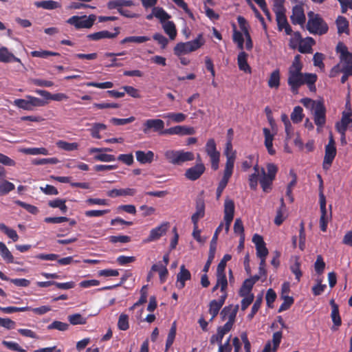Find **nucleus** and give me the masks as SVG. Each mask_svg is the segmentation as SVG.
<instances>
[{
    "instance_id": "f257e3e1",
    "label": "nucleus",
    "mask_w": 352,
    "mask_h": 352,
    "mask_svg": "<svg viewBox=\"0 0 352 352\" xmlns=\"http://www.w3.org/2000/svg\"><path fill=\"white\" fill-rule=\"evenodd\" d=\"M303 64L301 56L297 54L294 56L292 65L288 68L287 84L291 92L296 95L298 94L301 86L307 85L309 89L316 92V82L318 76L316 74L302 72Z\"/></svg>"
},
{
    "instance_id": "f03ea898",
    "label": "nucleus",
    "mask_w": 352,
    "mask_h": 352,
    "mask_svg": "<svg viewBox=\"0 0 352 352\" xmlns=\"http://www.w3.org/2000/svg\"><path fill=\"white\" fill-rule=\"evenodd\" d=\"M307 30L313 34L323 35L329 30L327 23L318 14L308 12Z\"/></svg>"
},
{
    "instance_id": "7ed1b4c3",
    "label": "nucleus",
    "mask_w": 352,
    "mask_h": 352,
    "mask_svg": "<svg viewBox=\"0 0 352 352\" xmlns=\"http://www.w3.org/2000/svg\"><path fill=\"white\" fill-rule=\"evenodd\" d=\"M204 43L205 40L203 34H199L195 39L191 41L177 43L173 49L174 54L177 56H180L182 54L195 52L201 47Z\"/></svg>"
},
{
    "instance_id": "20e7f679",
    "label": "nucleus",
    "mask_w": 352,
    "mask_h": 352,
    "mask_svg": "<svg viewBox=\"0 0 352 352\" xmlns=\"http://www.w3.org/2000/svg\"><path fill=\"white\" fill-rule=\"evenodd\" d=\"M164 156L168 162L174 165H182L184 162L192 161L195 159L192 152L184 150H168L165 152Z\"/></svg>"
},
{
    "instance_id": "39448f33",
    "label": "nucleus",
    "mask_w": 352,
    "mask_h": 352,
    "mask_svg": "<svg viewBox=\"0 0 352 352\" xmlns=\"http://www.w3.org/2000/svg\"><path fill=\"white\" fill-rule=\"evenodd\" d=\"M96 20L95 14H89V16H72L67 20V23L74 25L76 30L91 28Z\"/></svg>"
},
{
    "instance_id": "423d86ee",
    "label": "nucleus",
    "mask_w": 352,
    "mask_h": 352,
    "mask_svg": "<svg viewBox=\"0 0 352 352\" xmlns=\"http://www.w3.org/2000/svg\"><path fill=\"white\" fill-rule=\"evenodd\" d=\"M205 151L210 157L211 168L217 170L219 167L220 152L217 149V144L213 138L209 139L205 146Z\"/></svg>"
},
{
    "instance_id": "0eeeda50",
    "label": "nucleus",
    "mask_w": 352,
    "mask_h": 352,
    "mask_svg": "<svg viewBox=\"0 0 352 352\" xmlns=\"http://www.w3.org/2000/svg\"><path fill=\"white\" fill-rule=\"evenodd\" d=\"M27 99H16L14 101V104L19 108L27 111H32L36 107H43L45 102L36 97L28 96Z\"/></svg>"
},
{
    "instance_id": "6e6552de",
    "label": "nucleus",
    "mask_w": 352,
    "mask_h": 352,
    "mask_svg": "<svg viewBox=\"0 0 352 352\" xmlns=\"http://www.w3.org/2000/svg\"><path fill=\"white\" fill-rule=\"evenodd\" d=\"M164 122L161 119H148L145 120L142 125V131L145 134H148L151 131L158 133L160 135H166L163 133L165 129Z\"/></svg>"
},
{
    "instance_id": "1a4fd4ad",
    "label": "nucleus",
    "mask_w": 352,
    "mask_h": 352,
    "mask_svg": "<svg viewBox=\"0 0 352 352\" xmlns=\"http://www.w3.org/2000/svg\"><path fill=\"white\" fill-rule=\"evenodd\" d=\"M314 110V120L318 128H322L326 123V108L323 102L318 101Z\"/></svg>"
},
{
    "instance_id": "9d476101",
    "label": "nucleus",
    "mask_w": 352,
    "mask_h": 352,
    "mask_svg": "<svg viewBox=\"0 0 352 352\" xmlns=\"http://www.w3.org/2000/svg\"><path fill=\"white\" fill-rule=\"evenodd\" d=\"M320 207L321 216L320 218V228L322 232H326L329 219L331 217V212L328 214L326 206V199L322 192L320 194Z\"/></svg>"
},
{
    "instance_id": "9b49d317",
    "label": "nucleus",
    "mask_w": 352,
    "mask_h": 352,
    "mask_svg": "<svg viewBox=\"0 0 352 352\" xmlns=\"http://www.w3.org/2000/svg\"><path fill=\"white\" fill-rule=\"evenodd\" d=\"M12 62H16L19 63V65L17 66L19 70H21V68L25 69V67L20 58L15 56L14 54L10 52L6 47H1L0 63H8Z\"/></svg>"
},
{
    "instance_id": "f8f14e48",
    "label": "nucleus",
    "mask_w": 352,
    "mask_h": 352,
    "mask_svg": "<svg viewBox=\"0 0 352 352\" xmlns=\"http://www.w3.org/2000/svg\"><path fill=\"white\" fill-rule=\"evenodd\" d=\"M170 227L169 222H163L160 226L153 228L149 233L148 236L145 240L146 242H152L160 239L168 231Z\"/></svg>"
},
{
    "instance_id": "ddd939ff",
    "label": "nucleus",
    "mask_w": 352,
    "mask_h": 352,
    "mask_svg": "<svg viewBox=\"0 0 352 352\" xmlns=\"http://www.w3.org/2000/svg\"><path fill=\"white\" fill-rule=\"evenodd\" d=\"M205 170V165L201 162L197 163L195 166L186 169L184 176L190 181H195L201 177Z\"/></svg>"
},
{
    "instance_id": "4468645a",
    "label": "nucleus",
    "mask_w": 352,
    "mask_h": 352,
    "mask_svg": "<svg viewBox=\"0 0 352 352\" xmlns=\"http://www.w3.org/2000/svg\"><path fill=\"white\" fill-rule=\"evenodd\" d=\"M166 135H190L195 133V129L192 126H175L164 131Z\"/></svg>"
},
{
    "instance_id": "2eb2a0df",
    "label": "nucleus",
    "mask_w": 352,
    "mask_h": 352,
    "mask_svg": "<svg viewBox=\"0 0 352 352\" xmlns=\"http://www.w3.org/2000/svg\"><path fill=\"white\" fill-rule=\"evenodd\" d=\"M232 319L230 320V322H226L223 326H220L217 328V334H214L210 337V342L211 344H214L215 342L221 344L224 336L232 328Z\"/></svg>"
},
{
    "instance_id": "dca6fc26",
    "label": "nucleus",
    "mask_w": 352,
    "mask_h": 352,
    "mask_svg": "<svg viewBox=\"0 0 352 352\" xmlns=\"http://www.w3.org/2000/svg\"><path fill=\"white\" fill-rule=\"evenodd\" d=\"M275 14L278 31L281 32L284 30L287 35H291L292 30L287 21L285 12L279 11L277 13H275Z\"/></svg>"
},
{
    "instance_id": "f3484780",
    "label": "nucleus",
    "mask_w": 352,
    "mask_h": 352,
    "mask_svg": "<svg viewBox=\"0 0 352 352\" xmlns=\"http://www.w3.org/2000/svg\"><path fill=\"white\" fill-rule=\"evenodd\" d=\"M227 296V292H225V294H223V295L220 296L218 300H212L210 301L209 305V313L212 316L210 321H212L217 316L219 310L224 304Z\"/></svg>"
},
{
    "instance_id": "a211bd4d",
    "label": "nucleus",
    "mask_w": 352,
    "mask_h": 352,
    "mask_svg": "<svg viewBox=\"0 0 352 352\" xmlns=\"http://www.w3.org/2000/svg\"><path fill=\"white\" fill-rule=\"evenodd\" d=\"M336 127L341 135H344L348 127L352 129V113L344 111L341 122L336 123Z\"/></svg>"
},
{
    "instance_id": "6ab92c4d",
    "label": "nucleus",
    "mask_w": 352,
    "mask_h": 352,
    "mask_svg": "<svg viewBox=\"0 0 352 352\" xmlns=\"http://www.w3.org/2000/svg\"><path fill=\"white\" fill-rule=\"evenodd\" d=\"M115 32L111 33L107 30H102L87 35V38L91 41H98L102 38H116L120 33V28L116 27L114 28Z\"/></svg>"
},
{
    "instance_id": "aec40b11",
    "label": "nucleus",
    "mask_w": 352,
    "mask_h": 352,
    "mask_svg": "<svg viewBox=\"0 0 352 352\" xmlns=\"http://www.w3.org/2000/svg\"><path fill=\"white\" fill-rule=\"evenodd\" d=\"M291 21L294 25H302L306 21L303 8L301 6L296 5L293 7L292 14L290 16Z\"/></svg>"
},
{
    "instance_id": "412c9836",
    "label": "nucleus",
    "mask_w": 352,
    "mask_h": 352,
    "mask_svg": "<svg viewBox=\"0 0 352 352\" xmlns=\"http://www.w3.org/2000/svg\"><path fill=\"white\" fill-rule=\"evenodd\" d=\"M179 270L177 274V287L182 289L185 287L186 281L191 279V274L184 265H181Z\"/></svg>"
},
{
    "instance_id": "4be33fe9",
    "label": "nucleus",
    "mask_w": 352,
    "mask_h": 352,
    "mask_svg": "<svg viewBox=\"0 0 352 352\" xmlns=\"http://www.w3.org/2000/svg\"><path fill=\"white\" fill-rule=\"evenodd\" d=\"M238 309L239 305H236L234 307L232 305L226 306L221 311L222 320H224L228 318V320L227 322H230V320L232 319L231 324L233 326Z\"/></svg>"
},
{
    "instance_id": "5701e85b",
    "label": "nucleus",
    "mask_w": 352,
    "mask_h": 352,
    "mask_svg": "<svg viewBox=\"0 0 352 352\" xmlns=\"http://www.w3.org/2000/svg\"><path fill=\"white\" fill-rule=\"evenodd\" d=\"M352 70V54L350 56L340 59V63L334 66L331 69V76L340 72V71H346V69Z\"/></svg>"
},
{
    "instance_id": "b1692460",
    "label": "nucleus",
    "mask_w": 352,
    "mask_h": 352,
    "mask_svg": "<svg viewBox=\"0 0 352 352\" xmlns=\"http://www.w3.org/2000/svg\"><path fill=\"white\" fill-rule=\"evenodd\" d=\"M336 155V148L330 146H325V154L324 157L322 167L324 170H328Z\"/></svg>"
},
{
    "instance_id": "393cba45",
    "label": "nucleus",
    "mask_w": 352,
    "mask_h": 352,
    "mask_svg": "<svg viewBox=\"0 0 352 352\" xmlns=\"http://www.w3.org/2000/svg\"><path fill=\"white\" fill-rule=\"evenodd\" d=\"M224 155L226 157V164H230L232 166V168H234V163L236 160V151H232V144L231 138H228V142L226 144V148L224 151Z\"/></svg>"
},
{
    "instance_id": "a878e982",
    "label": "nucleus",
    "mask_w": 352,
    "mask_h": 352,
    "mask_svg": "<svg viewBox=\"0 0 352 352\" xmlns=\"http://www.w3.org/2000/svg\"><path fill=\"white\" fill-rule=\"evenodd\" d=\"M234 172V168H232V166L230 164L225 165L223 174L221 179L218 184V188L222 189L224 190L226 187L227 186L230 179L231 178Z\"/></svg>"
},
{
    "instance_id": "bb28decb",
    "label": "nucleus",
    "mask_w": 352,
    "mask_h": 352,
    "mask_svg": "<svg viewBox=\"0 0 352 352\" xmlns=\"http://www.w3.org/2000/svg\"><path fill=\"white\" fill-rule=\"evenodd\" d=\"M274 179L266 176V172L264 168H261V177L259 182L263 190L268 192L272 190V185Z\"/></svg>"
},
{
    "instance_id": "cd10ccee",
    "label": "nucleus",
    "mask_w": 352,
    "mask_h": 352,
    "mask_svg": "<svg viewBox=\"0 0 352 352\" xmlns=\"http://www.w3.org/2000/svg\"><path fill=\"white\" fill-rule=\"evenodd\" d=\"M135 157L138 162L142 164H151L154 159V153L152 151L146 152L143 151H137Z\"/></svg>"
},
{
    "instance_id": "c85d7f7f",
    "label": "nucleus",
    "mask_w": 352,
    "mask_h": 352,
    "mask_svg": "<svg viewBox=\"0 0 352 352\" xmlns=\"http://www.w3.org/2000/svg\"><path fill=\"white\" fill-rule=\"evenodd\" d=\"M132 6H133V2L131 0H111L107 4L109 10L116 9L118 12L122 8Z\"/></svg>"
},
{
    "instance_id": "c756f323",
    "label": "nucleus",
    "mask_w": 352,
    "mask_h": 352,
    "mask_svg": "<svg viewBox=\"0 0 352 352\" xmlns=\"http://www.w3.org/2000/svg\"><path fill=\"white\" fill-rule=\"evenodd\" d=\"M263 132L265 136V146L270 155H274L276 153L275 149L273 148L274 135L271 133L270 130L267 128H263Z\"/></svg>"
},
{
    "instance_id": "7c9ffc66",
    "label": "nucleus",
    "mask_w": 352,
    "mask_h": 352,
    "mask_svg": "<svg viewBox=\"0 0 352 352\" xmlns=\"http://www.w3.org/2000/svg\"><path fill=\"white\" fill-rule=\"evenodd\" d=\"M205 214V204L204 201L199 199L196 204V212L192 215L191 220L193 224H198V221L201 218H203Z\"/></svg>"
},
{
    "instance_id": "2f4dec72",
    "label": "nucleus",
    "mask_w": 352,
    "mask_h": 352,
    "mask_svg": "<svg viewBox=\"0 0 352 352\" xmlns=\"http://www.w3.org/2000/svg\"><path fill=\"white\" fill-rule=\"evenodd\" d=\"M314 44V39L307 37L306 40H300L298 50L302 54H310L312 52V45Z\"/></svg>"
},
{
    "instance_id": "473e14b6",
    "label": "nucleus",
    "mask_w": 352,
    "mask_h": 352,
    "mask_svg": "<svg viewBox=\"0 0 352 352\" xmlns=\"http://www.w3.org/2000/svg\"><path fill=\"white\" fill-rule=\"evenodd\" d=\"M248 54L241 51L237 57V63L240 70L245 73H251V67L248 63Z\"/></svg>"
},
{
    "instance_id": "72a5a7b5",
    "label": "nucleus",
    "mask_w": 352,
    "mask_h": 352,
    "mask_svg": "<svg viewBox=\"0 0 352 352\" xmlns=\"http://www.w3.org/2000/svg\"><path fill=\"white\" fill-rule=\"evenodd\" d=\"M280 70L278 69H276L270 74V78L267 81L268 87L271 89H278L280 86Z\"/></svg>"
},
{
    "instance_id": "f704fd0d",
    "label": "nucleus",
    "mask_w": 352,
    "mask_h": 352,
    "mask_svg": "<svg viewBox=\"0 0 352 352\" xmlns=\"http://www.w3.org/2000/svg\"><path fill=\"white\" fill-rule=\"evenodd\" d=\"M0 278L3 280L10 281L14 285L21 287H27L30 285V281L25 278H10L0 271Z\"/></svg>"
},
{
    "instance_id": "c9c22d12",
    "label": "nucleus",
    "mask_w": 352,
    "mask_h": 352,
    "mask_svg": "<svg viewBox=\"0 0 352 352\" xmlns=\"http://www.w3.org/2000/svg\"><path fill=\"white\" fill-rule=\"evenodd\" d=\"M107 125L102 123L95 122L91 124V128L89 129L90 135L93 138L101 139L100 133L107 129Z\"/></svg>"
},
{
    "instance_id": "e433bc0d",
    "label": "nucleus",
    "mask_w": 352,
    "mask_h": 352,
    "mask_svg": "<svg viewBox=\"0 0 352 352\" xmlns=\"http://www.w3.org/2000/svg\"><path fill=\"white\" fill-rule=\"evenodd\" d=\"M234 208V201L230 199H226L224 202V219H233Z\"/></svg>"
},
{
    "instance_id": "4c0bfd02",
    "label": "nucleus",
    "mask_w": 352,
    "mask_h": 352,
    "mask_svg": "<svg viewBox=\"0 0 352 352\" xmlns=\"http://www.w3.org/2000/svg\"><path fill=\"white\" fill-rule=\"evenodd\" d=\"M151 271L157 272L159 273L160 282L164 283L168 274V271L166 266L161 263L154 264L151 267Z\"/></svg>"
},
{
    "instance_id": "58836bf2",
    "label": "nucleus",
    "mask_w": 352,
    "mask_h": 352,
    "mask_svg": "<svg viewBox=\"0 0 352 352\" xmlns=\"http://www.w3.org/2000/svg\"><path fill=\"white\" fill-rule=\"evenodd\" d=\"M35 6L37 8H42L45 10H54L60 7V4L52 0L36 1Z\"/></svg>"
},
{
    "instance_id": "ea45409f",
    "label": "nucleus",
    "mask_w": 352,
    "mask_h": 352,
    "mask_svg": "<svg viewBox=\"0 0 352 352\" xmlns=\"http://www.w3.org/2000/svg\"><path fill=\"white\" fill-rule=\"evenodd\" d=\"M338 34L348 33L349 22L344 16H339L336 19Z\"/></svg>"
},
{
    "instance_id": "a19ab883",
    "label": "nucleus",
    "mask_w": 352,
    "mask_h": 352,
    "mask_svg": "<svg viewBox=\"0 0 352 352\" xmlns=\"http://www.w3.org/2000/svg\"><path fill=\"white\" fill-rule=\"evenodd\" d=\"M0 255L8 263H14V257L7 246L0 241Z\"/></svg>"
},
{
    "instance_id": "79ce46f5",
    "label": "nucleus",
    "mask_w": 352,
    "mask_h": 352,
    "mask_svg": "<svg viewBox=\"0 0 352 352\" xmlns=\"http://www.w3.org/2000/svg\"><path fill=\"white\" fill-rule=\"evenodd\" d=\"M149 40L150 38L146 36H131L123 38L120 41V44L124 45L127 43H142Z\"/></svg>"
},
{
    "instance_id": "37998d69",
    "label": "nucleus",
    "mask_w": 352,
    "mask_h": 352,
    "mask_svg": "<svg viewBox=\"0 0 352 352\" xmlns=\"http://www.w3.org/2000/svg\"><path fill=\"white\" fill-rule=\"evenodd\" d=\"M163 29L169 38L175 39L177 36V30L175 23L173 21H167L163 25Z\"/></svg>"
},
{
    "instance_id": "c03bdc74",
    "label": "nucleus",
    "mask_w": 352,
    "mask_h": 352,
    "mask_svg": "<svg viewBox=\"0 0 352 352\" xmlns=\"http://www.w3.org/2000/svg\"><path fill=\"white\" fill-rule=\"evenodd\" d=\"M153 12L154 16L160 20L162 23L165 22L170 18V15L168 14L161 7H153Z\"/></svg>"
},
{
    "instance_id": "a18cd8bd",
    "label": "nucleus",
    "mask_w": 352,
    "mask_h": 352,
    "mask_svg": "<svg viewBox=\"0 0 352 352\" xmlns=\"http://www.w3.org/2000/svg\"><path fill=\"white\" fill-rule=\"evenodd\" d=\"M217 283L220 286L221 292L225 294L228 287V280L225 272H217Z\"/></svg>"
},
{
    "instance_id": "49530a36",
    "label": "nucleus",
    "mask_w": 352,
    "mask_h": 352,
    "mask_svg": "<svg viewBox=\"0 0 352 352\" xmlns=\"http://www.w3.org/2000/svg\"><path fill=\"white\" fill-rule=\"evenodd\" d=\"M56 145L59 148L63 149L64 151H72L77 150L79 146V145L77 142L70 143V142H67L64 140H58L56 142Z\"/></svg>"
},
{
    "instance_id": "de8ad7c7",
    "label": "nucleus",
    "mask_w": 352,
    "mask_h": 352,
    "mask_svg": "<svg viewBox=\"0 0 352 352\" xmlns=\"http://www.w3.org/2000/svg\"><path fill=\"white\" fill-rule=\"evenodd\" d=\"M254 286V282L252 283L250 280L246 279L243 282L242 286L241 287L239 294L240 296H245L247 295L252 294L251 291Z\"/></svg>"
},
{
    "instance_id": "09e8293b",
    "label": "nucleus",
    "mask_w": 352,
    "mask_h": 352,
    "mask_svg": "<svg viewBox=\"0 0 352 352\" xmlns=\"http://www.w3.org/2000/svg\"><path fill=\"white\" fill-rule=\"evenodd\" d=\"M186 115H185L183 113L171 112L163 115L164 118H168L171 121L176 123H180L184 122L186 120Z\"/></svg>"
},
{
    "instance_id": "8fccbe9b",
    "label": "nucleus",
    "mask_w": 352,
    "mask_h": 352,
    "mask_svg": "<svg viewBox=\"0 0 352 352\" xmlns=\"http://www.w3.org/2000/svg\"><path fill=\"white\" fill-rule=\"evenodd\" d=\"M263 302V296L262 294L257 296L256 300L254 301L250 313L248 315L247 318L249 320H252L254 317L258 309H260L261 304Z\"/></svg>"
},
{
    "instance_id": "3c124183",
    "label": "nucleus",
    "mask_w": 352,
    "mask_h": 352,
    "mask_svg": "<svg viewBox=\"0 0 352 352\" xmlns=\"http://www.w3.org/2000/svg\"><path fill=\"white\" fill-rule=\"evenodd\" d=\"M215 251H216V243L211 241L210 245V251H209L208 261H206V263L204 267L203 272H204L206 273H207L208 272L210 266L214 258Z\"/></svg>"
},
{
    "instance_id": "603ef678",
    "label": "nucleus",
    "mask_w": 352,
    "mask_h": 352,
    "mask_svg": "<svg viewBox=\"0 0 352 352\" xmlns=\"http://www.w3.org/2000/svg\"><path fill=\"white\" fill-rule=\"evenodd\" d=\"M304 117L303 109L300 106H296L294 108L291 113V120L294 123H299L302 120Z\"/></svg>"
},
{
    "instance_id": "864d4df0",
    "label": "nucleus",
    "mask_w": 352,
    "mask_h": 352,
    "mask_svg": "<svg viewBox=\"0 0 352 352\" xmlns=\"http://www.w3.org/2000/svg\"><path fill=\"white\" fill-rule=\"evenodd\" d=\"M21 151L26 155H47L49 154L48 150L43 147L26 148H23Z\"/></svg>"
},
{
    "instance_id": "5fc2aeb1",
    "label": "nucleus",
    "mask_w": 352,
    "mask_h": 352,
    "mask_svg": "<svg viewBox=\"0 0 352 352\" xmlns=\"http://www.w3.org/2000/svg\"><path fill=\"white\" fill-rule=\"evenodd\" d=\"M0 230L5 233L13 241H16L19 239V236L14 229L10 228L4 223H0Z\"/></svg>"
},
{
    "instance_id": "6e6d98bb",
    "label": "nucleus",
    "mask_w": 352,
    "mask_h": 352,
    "mask_svg": "<svg viewBox=\"0 0 352 352\" xmlns=\"http://www.w3.org/2000/svg\"><path fill=\"white\" fill-rule=\"evenodd\" d=\"M48 205L51 208H58L63 213H66L67 211V206L65 205V200L64 199H56L50 201Z\"/></svg>"
},
{
    "instance_id": "4d7b16f0",
    "label": "nucleus",
    "mask_w": 352,
    "mask_h": 352,
    "mask_svg": "<svg viewBox=\"0 0 352 352\" xmlns=\"http://www.w3.org/2000/svg\"><path fill=\"white\" fill-rule=\"evenodd\" d=\"M300 266L301 263L298 257L296 258L295 263L290 266V270L295 275V278L298 282L300 280V278L302 275Z\"/></svg>"
},
{
    "instance_id": "13d9d810",
    "label": "nucleus",
    "mask_w": 352,
    "mask_h": 352,
    "mask_svg": "<svg viewBox=\"0 0 352 352\" xmlns=\"http://www.w3.org/2000/svg\"><path fill=\"white\" fill-rule=\"evenodd\" d=\"M68 320L72 325L85 324L87 323V318L82 317L80 314L69 315Z\"/></svg>"
},
{
    "instance_id": "bf43d9fd",
    "label": "nucleus",
    "mask_w": 352,
    "mask_h": 352,
    "mask_svg": "<svg viewBox=\"0 0 352 352\" xmlns=\"http://www.w3.org/2000/svg\"><path fill=\"white\" fill-rule=\"evenodd\" d=\"M287 217V208L282 209L281 208H278L276 210V214L274 219V223L278 226H280L286 219Z\"/></svg>"
},
{
    "instance_id": "052dcab7",
    "label": "nucleus",
    "mask_w": 352,
    "mask_h": 352,
    "mask_svg": "<svg viewBox=\"0 0 352 352\" xmlns=\"http://www.w3.org/2000/svg\"><path fill=\"white\" fill-rule=\"evenodd\" d=\"M15 188L14 185L7 180L0 182V196L8 194Z\"/></svg>"
},
{
    "instance_id": "680f3d73",
    "label": "nucleus",
    "mask_w": 352,
    "mask_h": 352,
    "mask_svg": "<svg viewBox=\"0 0 352 352\" xmlns=\"http://www.w3.org/2000/svg\"><path fill=\"white\" fill-rule=\"evenodd\" d=\"M30 54L32 57H38L42 58H47L49 56H59L60 54L58 52H54L47 50H42V51H32L30 52Z\"/></svg>"
},
{
    "instance_id": "e2e57ef3",
    "label": "nucleus",
    "mask_w": 352,
    "mask_h": 352,
    "mask_svg": "<svg viewBox=\"0 0 352 352\" xmlns=\"http://www.w3.org/2000/svg\"><path fill=\"white\" fill-rule=\"evenodd\" d=\"M69 328V324L66 322L55 320L47 327L48 330L57 329L60 331H67Z\"/></svg>"
},
{
    "instance_id": "0e129e2a",
    "label": "nucleus",
    "mask_w": 352,
    "mask_h": 352,
    "mask_svg": "<svg viewBox=\"0 0 352 352\" xmlns=\"http://www.w3.org/2000/svg\"><path fill=\"white\" fill-rule=\"evenodd\" d=\"M118 327L122 331H126L129 328L128 315L125 314H120L118 322Z\"/></svg>"
},
{
    "instance_id": "69168bd1",
    "label": "nucleus",
    "mask_w": 352,
    "mask_h": 352,
    "mask_svg": "<svg viewBox=\"0 0 352 352\" xmlns=\"http://www.w3.org/2000/svg\"><path fill=\"white\" fill-rule=\"evenodd\" d=\"M336 52L340 54V60L346 56H350L352 53L349 52L346 45L342 42H339L336 46Z\"/></svg>"
},
{
    "instance_id": "338daca9",
    "label": "nucleus",
    "mask_w": 352,
    "mask_h": 352,
    "mask_svg": "<svg viewBox=\"0 0 352 352\" xmlns=\"http://www.w3.org/2000/svg\"><path fill=\"white\" fill-rule=\"evenodd\" d=\"M282 298L283 299L284 301L280 305V306L278 310V313H280L285 310L289 309L290 308V307L293 305L294 301L293 297L289 296H283Z\"/></svg>"
},
{
    "instance_id": "774afa93",
    "label": "nucleus",
    "mask_w": 352,
    "mask_h": 352,
    "mask_svg": "<svg viewBox=\"0 0 352 352\" xmlns=\"http://www.w3.org/2000/svg\"><path fill=\"white\" fill-rule=\"evenodd\" d=\"M325 268V263L323 260V258L321 255H318L316 258V261L314 263V269L316 272L320 275L323 273Z\"/></svg>"
}]
</instances>
